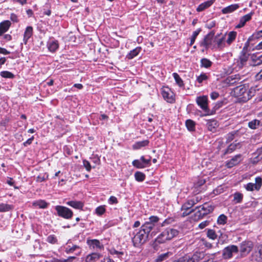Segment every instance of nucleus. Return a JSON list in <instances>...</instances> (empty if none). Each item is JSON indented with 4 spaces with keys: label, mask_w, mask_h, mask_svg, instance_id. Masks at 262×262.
Segmentation results:
<instances>
[{
    "label": "nucleus",
    "mask_w": 262,
    "mask_h": 262,
    "mask_svg": "<svg viewBox=\"0 0 262 262\" xmlns=\"http://www.w3.org/2000/svg\"><path fill=\"white\" fill-rule=\"evenodd\" d=\"M159 220L157 216H151L148 221L141 226L139 231L133 233L132 242L135 247H138L147 241L149 233L158 226Z\"/></svg>",
    "instance_id": "1"
},
{
    "label": "nucleus",
    "mask_w": 262,
    "mask_h": 262,
    "mask_svg": "<svg viewBox=\"0 0 262 262\" xmlns=\"http://www.w3.org/2000/svg\"><path fill=\"white\" fill-rule=\"evenodd\" d=\"M255 90L249 89L246 85H240L233 90V95L238 99L239 102L245 103L250 100L255 94Z\"/></svg>",
    "instance_id": "2"
},
{
    "label": "nucleus",
    "mask_w": 262,
    "mask_h": 262,
    "mask_svg": "<svg viewBox=\"0 0 262 262\" xmlns=\"http://www.w3.org/2000/svg\"><path fill=\"white\" fill-rule=\"evenodd\" d=\"M214 209V206L207 203H204L203 205L196 206L195 208L194 217L196 220H201L207 215L211 213Z\"/></svg>",
    "instance_id": "3"
},
{
    "label": "nucleus",
    "mask_w": 262,
    "mask_h": 262,
    "mask_svg": "<svg viewBox=\"0 0 262 262\" xmlns=\"http://www.w3.org/2000/svg\"><path fill=\"white\" fill-rule=\"evenodd\" d=\"M179 231L172 228H166L158 235L156 239V242L158 244H163L171 240L178 235Z\"/></svg>",
    "instance_id": "4"
},
{
    "label": "nucleus",
    "mask_w": 262,
    "mask_h": 262,
    "mask_svg": "<svg viewBox=\"0 0 262 262\" xmlns=\"http://www.w3.org/2000/svg\"><path fill=\"white\" fill-rule=\"evenodd\" d=\"M55 209L58 216L65 219H71L73 215V211L67 207L57 205L55 207Z\"/></svg>",
    "instance_id": "5"
},
{
    "label": "nucleus",
    "mask_w": 262,
    "mask_h": 262,
    "mask_svg": "<svg viewBox=\"0 0 262 262\" xmlns=\"http://www.w3.org/2000/svg\"><path fill=\"white\" fill-rule=\"evenodd\" d=\"M196 102L200 108L207 113V115L213 114V112H210L209 111L208 106V97L207 96L197 97L196 98Z\"/></svg>",
    "instance_id": "6"
},
{
    "label": "nucleus",
    "mask_w": 262,
    "mask_h": 262,
    "mask_svg": "<svg viewBox=\"0 0 262 262\" xmlns=\"http://www.w3.org/2000/svg\"><path fill=\"white\" fill-rule=\"evenodd\" d=\"M65 252L67 254H71L75 252L76 256H79L81 253V248L76 245L72 243L71 240H69L65 248Z\"/></svg>",
    "instance_id": "7"
},
{
    "label": "nucleus",
    "mask_w": 262,
    "mask_h": 262,
    "mask_svg": "<svg viewBox=\"0 0 262 262\" xmlns=\"http://www.w3.org/2000/svg\"><path fill=\"white\" fill-rule=\"evenodd\" d=\"M238 248L235 245H229L225 247L223 250V257L225 259L231 258L233 253H237Z\"/></svg>",
    "instance_id": "8"
},
{
    "label": "nucleus",
    "mask_w": 262,
    "mask_h": 262,
    "mask_svg": "<svg viewBox=\"0 0 262 262\" xmlns=\"http://www.w3.org/2000/svg\"><path fill=\"white\" fill-rule=\"evenodd\" d=\"M202 197L196 195L192 198L188 200L181 207V210H189L195 204L201 202Z\"/></svg>",
    "instance_id": "9"
},
{
    "label": "nucleus",
    "mask_w": 262,
    "mask_h": 262,
    "mask_svg": "<svg viewBox=\"0 0 262 262\" xmlns=\"http://www.w3.org/2000/svg\"><path fill=\"white\" fill-rule=\"evenodd\" d=\"M161 94L163 99L167 102L172 103L174 102V95L173 92L168 88H162Z\"/></svg>",
    "instance_id": "10"
},
{
    "label": "nucleus",
    "mask_w": 262,
    "mask_h": 262,
    "mask_svg": "<svg viewBox=\"0 0 262 262\" xmlns=\"http://www.w3.org/2000/svg\"><path fill=\"white\" fill-rule=\"evenodd\" d=\"M214 36V32L213 31L209 33L200 42V46L205 47L206 49H208L212 43Z\"/></svg>",
    "instance_id": "11"
},
{
    "label": "nucleus",
    "mask_w": 262,
    "mask_h": 262,
    "mask_svg": "<svg viewBox=\"0 0 262 262\" xmlns=\"http://www.w3.org/2000/svg\"><path fill=\"white\" fill-rule=\"evenodd\" d=\"M253 248V244L250 241H245L242 243L240 246V252L242 256L248 254Z\"/></svg>",
    "instance_id": "12"
},
{
    "label": "nucleus",
    "mask_w": 262,
    "mask_h": 262,
    "mask_svg": "<svg viewBox=\"0 0 262 262\" xmlns=\"http://www.w3.org/2000/svg\"><path fill=\"white\" fill-rule=\"evenodd\" d=\"M249 55L248 53L242 51L241 52L239 58L237 61V66L238 69H242L246 65L249 58Z\"/></svg>",
    "instance_id": "13"
},
{
    "label": "nucleus",
    "mask_w": 262,
    "mask_h": 262,
    "mask_svg": "<svg viewBox=\"0 0 262 262\" xmlns=\"http://www.w3.org/2000/svg\"><path fill=\"white\" fill-rule=\"evenodd\" d=\"M242 155L238 154L234 156L231 160L226 163V166L228 168H231L234 166L238 164L242 160Z\"/></svg>",
    "instance_id": "14"
},
{
    "label": "nucleus",
    "mask_w": 262,
    "mask_h": 262,
    "mask_svg": "<svg viewBox=\"0 0 262 262\" xmlns=\"http://www.w3.org/2000/svg\"><path fill=\"white\" fill-rule=\"evenodd\" d=\"M47 46L49 51L55 52L59 48V43L57 40H50L47 42Z\"/></svg>",
    "instance_id": "15"
},
{
    "label": "nucleus",
    "mask_w": 262,
    "mask_h": 262,
    "mask_svg": "<svg viewBox=\"0 0 262 262\" xmlns=\"http://www.w3.org/2000/svg\"><path fill=\"white\" fill-rule=\"evenodd\" d=\"M87 244L90 247H92L93 249L97 248L99 249H103V245L100 243V241L98 239H88L87 240Z\"/></svg>",
    "instance_id": "16"
},
{
    "label": "nucleus",
    "mask_w": 262,
    "mask_h": 262,
    "mask_svg": "<svg viewBox=\"0 0 262 262\" xmlns=\"http://www.w3.org/2000/svg\"><path fill=\"white\" fill-rule=\"evenodd\" d=\"M252 15L253 13L251 12L242 17L240 18L239 24L236 26V28H241L244 27L245 24L251 19Z\"/></svg>",
    "instance_id": "17"
},
{
    "label": "nucleus",
    "mask_w": 262,
    "mask_h": 262,
    "mask_svg": "<svg viewBox=\"0 0 262 262\" xmlns=\"http://www.w3.org/2000/svg\"><path fill=\"white\" fill-rule=\"evenodd\" d=\"M11 25V22L8 20H4L0 23V36L9 30Z\"/></svg>",
    "instance_id": "18"
},
{
    "label": "nucleus",
    "mask_w": 262,
    "mask_h": 262,
    "mask_svg": "<svg viewBox=\"0 0 262 262\" xmlns=\"http://www.w3.org/2000/svg\"><path fill=\"white\" fill-rule=\"evenodd\" d=\"M33 28L31 26H28L25 31L24 34L23 41L25 44H26L28 40L33 35Z\"/></svg>",
    "instance_id": "19"
},
{
    "label": "nucleus",
    "mask_w": 262,
    "mask_h": 262,
    "mask_svg": "<svg viewBox=\"0 0 262 262\" xmlns=\"http://www.w3.org/2000/svg\"><path fill=\"white\" fill-rule=\"evenodd\" d=\"M255 36H250L248 39L247 41L245 42L244 46L242 50V52L248 53L252 51V46H251V41H253Z\"/></svg>",
    "instance_id": "20"
},
{
    "label": "nucleus",
    "mask_w": 262,
    "mask_h": 262,
    "mask_svg": "<svg viewBox=\"0 0 262 262\" xmlns=\"http://www.w3.org/2000/svg\"><path fill=\"white\" fill-rule=\"evenodd\" d=\"M208 129L212 132H215L218 126V123L216 120L212 119L207 121L206 124Z\"/></svg>",
    "instance_id": "21"
},
{
    "label": "nucleus",
    "mask_w": 262,
    "mask_h": 262,
    "mask_svg": "<svg viewBox=\"0 0 262 262\" xmlns=\"http://www.w3.org/2000/svg\"><path fill=\"white\" fill-rule=\"evenodd\" d=\"M241 144L239 143H232L230 144L227 148L224 151V155H226L228 154H231L234 151L236 148H241Z\"/></svg>",
    "instance_id": "22"
},
{
    "label": "nucleus",
    "mask_w": 262,
    "mask_h": 262,
    "mask_svg": "<svg viewBox=\"0 0 262 262\" xmlns=\"http://www.w3.org/2000/svg\"><path fill=\"white\" fill-rule=\"evenodd\" d=\"M214 2V0H209L201 4L196 8V11L198 12H201L204 10L211 6L213 4Z\"/></svg>",
    "instance_id": "23"
},
{
    "label": "nucleus",
    "mask_w": 262,
    "mask_h": 262,
    "mask_svg": "<svg viewBox=\"0 0 262 262\" xmlns=\"http://www.w3.org/2000/svg\"><path fill=\"white\" fill-rule=\"evenodd\" d=\"M101 256V254L98 253H92L86 257L85 262H96Z\"/></svg>",
    "instance_id": "24"
},
{
    "label": "nucleus",
    "mask_w": 262,
    "mask_h": 262,
    "mask_svg": "<svg viewBox=\"0 0 262 262\" xmlns=\"http://www.w3.org/2000/svg\"><path fill=\"white\" fill-rule=\"evenodd\" d=\"M67 204L77 209H82L84 206L82 202L77 201H68L67 202Z\"/></svg>",
    "instance_id": "25"
},
{
    "label": "nucleus",
    "mask_w": 262,
    "mask_h": 262,
    "mask_svg": "<svg viewBox=\"0 0 262 262\" xmlns=\"http://www.w3.org/2000/svg\"><path fill=\"white\" fill-rule=\"evenodd\" d=\"M239 7L237 4H232L223 8L222 12L223 14L230 13L237 9Z\"/></svg>",
    "instance_id": "26"
},
{
    "label": "nucleus",
    "mask_w": 262,
    "mask_h": 262,
    "mask_svg": "<svg viewBox=\"0 0 262 262\" xmlns=\"http://www.w3.org/2000/svg\"><path fill=\"white\" fill-rule=\"evenodd\" d=\"M241 130L242 129L234 130L228 134L226 136V142L229 143L232 141L234 139L235 136H238L242 133L241 132Z\"/></svg>",
    "instance_id": "27"
},
{
    "label": "nucleus",
    "mask_w": 262,
    "mask_h": 262,
    "mask_svg": "<svg viewBox=\"0 0 262 262\" xmlns=\"http://www.w3.org/2000/svg\"><path fill=\"white\" fill-rule=\"evenodd\" d=\"M149 143V141L148 140L136 142L133 145V148L134 150L139 149L141 147L147 146Z\"/></svg>",
    "instance_id": "28"
},
{
    "label": "nucleus",
    "mask_w": 262,
    "mask_h": 262,
    "mask_svg": "<svg viewBox=\"0 0 262 262\" xmlns=\"http://www.w3.org/2000/svg\"><path fill=\"white\" fill-rule=\"evenodd\" d=\"M141 51V47H137L129 52V53L126 55V58L128 59H132L137 56Z\"/></svg>",
    "instance_id": "29"
},
{
    "label": "nucleus",
    "mask_w": 262,
    "mask_h": 262,
    "mask_svg": "<svg viewBox=\"0 0 262 262\" xmlns=\"http://www.w3.org/2000/svg\"><path fill=\"white\" fill-rule=\"evenodd\" d=\"M260 125V121L258 119H253L248 122V127L252 129H256Z\"/></svg>",
    "instance_id": "30"
},
{
    "label": "nucleus",
    "mask_w": 262,
    "mask_h": 262,
    "mask_svg": "<svg viewBox=\"0 0 262 262\" xmlns=\"http://www.w3.org/2000/svg\"><path fill=\"white\" fill-rule=\"evenodd\" d=\"M75 256H70L67 259H58L56 258H53L51 259L46 260L45 262H70L75 259Z\"/></svg>",
    "instance_id": "31"
},
{
    "label": "nucleus",
    "mask_w": 262,
    "mask_h": 262,
    "mask_svg": "<svg viewBox=\"0 0 262 262\" xmlns=\"http://www.w3.org/2000/svg\"><path fill=\"white\" fill-rule=\"evenodd\" d=\"M110 253L113 255H116L117 257L121 258L124 254V251L122 250L118 251L115 248H111L109 250Z\"/></svg>",
    "instance_id": "32"
},
{
    "label": "nucleus",
    "mask_w": 262,
    "mask_h": 262,
    "mask_svg": "<svg viewBox=\"0 0 262 262\" xmlns=\"http://www.w3.org/2000/svg\"><path fill=\"white\" fill-rule=\"evenodd\" d=\"M172 253L170 252H167L165 253H162L159 255L156 259V262H162L167 259L169 256L171 255Z\"/></svg>",
    "instance_id": "33"
},
{
    "label": "nucleus",
    "mask_w": 262,
    "mask_h": 262,
    "mask_svg": "<svg viewBox=\"0 0 262 262\" xmlns=\"http://www.w3.org/2000/svg\"><path fill=\"white\" fill-rule=\"evenodd\" d=\"M262 185V178L257 177L255 179V183H253V188L254 190L258 191Z\"/></svg>",
    "instance_id": "34"
},
{
    "label": "nucleus",
    "mask_w": 262,
    "mask_h": 262,
    "mask_svg": "<svg viewBox=\"0 0 262 262\" xmlns=\"http://www.w3.org/2000/svg\"><path fill=\"white\" fill-rule=\"evenodd\" d=\"M13 206L12 205L1 203L0 204V212H7L13 209Z\"/></svg>",
    "instance_id": "35"
},
{
    "label": "nucleus",
    "mask_w": 262,
    "mask_h": 262,
    "mask_svg": "<svg viewBox=\"0 0 262 262\" xmlns=\"http://www.w3.org/2000/svg\"><path fill=\"white\" fill-rule=\"evenodd\" d=\"M237 33L235 31H231L228 34V38L226 40L228 45H230L236 38Z\"/></svg>",
    "instance_id": "36"
},
{
    "label": "nucleus",
    "mask_w": 262,
    "mask_h": 262,
    "mask_svg": "<svg viewBox=\"0 0 262 262\" xmlns=\"http://www.w3.org/2000/svg\"><path fill=\"white\" fill-rule=\"evenodd\" d=\"M186 126L188 130L192 132L195 130V123L191 119H188L185 122Z\"/></svg>",
    "instance_id": "37"
},
{
    "label": "nucleus",
    "mask_w": 262,
    "mask_h": 262,
    "mask_svg": "<svg viewBox=\"0 0 262 262\" xmlns=\"http://www.w3.org/2000/svg\"><path fill=\"white\" fill-rule=\"evenodd\" d=\"M212 62L208 59L203 58L201 60V67L208 68L212 66Z\"/></svg>",
    "instance_id": "38"
},
{
    "label": "nucleus",
    "mask_w": 262,
    "mask_h": 262,
    "mask_svg": "<svg viewBox=\"0 0 262 262\" xmlns=\"http://www.w3.org/2000/svg\"><path fill=\"white\" fill-rule=\"evenodd\" d=\"M206 230V235L209 238L214 240L217 238V235L214 230L211 229H207Z\"/></svg>",
    "instance_id": "39"
},
{
    "label": "nucleus",
    "mask_w": 262,
    "mask_h": 262,
    "mask_svg": "<svg viewBox=\"0 0 262 262\" xmlns=\"http://www.w3.org/2000/svg\"><path fill=\"white\" fill-rule=\"evenodd\" d=\"M135 178L138 182H143L145 179V175L142 172L137 171L135 173Z\"/></svg>",
    "instance_id": "40"
},
{
    "label": "nucleus",
    "mask_w": 262,
    "mask_h": 262,
    "mask_svg": "<svg viewBox=\"0 0 262 262\" xmlns=\"http://www.w3.org/2000/svg\"><path fill=\"white\" fill-rule=\"evenodd\" d=\"M33 205L35 206H37L40 208H46L47 207V203L43 200H38L33 203Z\"/></svg>",
    "instance_id": "41"
},
{
    "label": "nucleus",
    "mask_w": 262,
    "mask_h": 262,
    "mask_svg": "<svg viewBox=\"0 0 262 262\" xmlns=\"http://www.w3.org/2000/svg\"><path fill=\"white\" fill-rule=\"evenodd\" d=\"M233 201L235 203H240L242 202L243 199V194L240 192H236L233 194Z\"/></svg>",
    "instance_id": "42"
},
{
    "label": "nucleus",
    "mask_w": 262,
    "mask_h": 262,
    "mask_svg": "<svg viewBox=\"0 0 262 262\" xmlns=\"http://www.w3.org/2000/svg\"><path fill=\"white\" fill-rule=\"evenodd\" d=\"M0 75L5 78L13 79L15 77V75L12 73L7 71H2L0 73Z\"/></svg>",
    "instance_id": "43"
},
{
    "label": "nucleus",
    "mask_w": 262,
    "mask_h": 262,
    "mask_svg": "<svg viewBox=\"0 0 262 262\" xmlns=\"http://www.w3.org/2000/svg\"><path fill=\"white\" fill-rule=\"evenodd\" d=\"M173 221L174 220L173 218L166 219L162 222V223L159 224L158 223V226L155 227V229H158L159 227L164 226L168 224H170L172 223Z\"/></svg>",
    "instance_id": "44"
},
{
    "label": "nucleus",
    "mask_w": 262,
    "mask_h": 262,
    "mask_svg": "<svg viewBox=\"0 0 262 262\" xmlns=\"http://www.w3.org/2000/svg\"><path fill=\"white\" fill-rule=\"evenodd\" d=\"M173 77L176 82V83L180 86H182L184 85L183 81L181 78V77L179 76L178 74L177 73H173L172 74Z\"/></svg>",
    "instance_id": "45"
},
{
    "label": "nucleus",
    "mask_w": 262,
    "mask_h": 262,
    "mask_svg": "<svg viewBox=\"0 0 262 262\" xmlns=\"http://www.w3.org/2000/svg\"><path fill=\"white\" fill-rule=\"evenodd\" d=\"M227 220V217L225 215L222 214L218 217L217 222L219 224L224 225L226 223Z\"/></svg>",
    "instance_id": "46"
},
{
    "label": "nucleus",
    "mask_w": 262,
    "mask_h": 262,
    "mask_svg": "<svg viewBox=\"0 0 262 262\" xmlns=\"http://www.w3.org/2000/svg\"><path fill=\"white\" fill-rule=\"evenodd\" d=\"M251 257L252 260L257 262H260L262 261V257H261L260 254H259L256 251L252 254Z\"/></svg>",
    "instance_id": "47"
},
{
    "label": "nucleus",
    "mask_w": 262,
    "mask_h": 262,
    "mask_svg": "<svg viewBox=\"0 0 262 262\" xmlns=\"http://www.w3.org/2000/svg\"><path fill=\"white\" fill-rule=\"evenodd\" d=\"M201 31V29L200 28H199L196 31H195L193 32L192 35L191 37L190 43V45H192L194 43L197 36L199 35V34L200 33V32Z\"/></svg>",
    "instance_id": "48"
},
{
    "label": "nucleus",
    "mask_w": 262,
    "mask_h": 262,
    "mask_svg": "<svg viewBox=\"0 0 262 262\" xmlns=\"http://www.w3.org/2000/svg\"><path fill=\"white\" fill-rule=\"evenodd\" d=\"M133 165L137 168H144V166L142 164L140 160H134L132 162Z\"/></svg>",
    "instance_id": "49"
},
{
    "label": "nucleus",
    "mask_w": 262,
    "mask_h": 262,
    "mask_svg": "<svg viewBox=\"0 0 262 262\" xmlns=\"http://www.w3.org/2000/svg\"><path fill=\"white\" fill-rule=\"evenodd\" d=\"M140 160L141 161L142 164L144 166V168L150 165V157L148 159H146L144 156H141L140 158Z\"/></svg>",
    "instance_id": "50"
},
{
    "label": "nucleus",
    "mask_w": 262,
    "mask_h": 262,
    "mask_svg": "<svg viewBox=\"0 0 262 262\" xmlns=\"http://www.w3.org/2000/svg\"><path fill=\"white\" fill-rule=\"evenodd\" d=\"M105 212V208L104 206H100L95 209V212L98 215H102Z\"/></svg>",
    "instance_id": "51"
},
{
    "label": "nucleus",
    "mask_w": 262,
    "mask_h": 262,
    "mask_svg": "<svg viewBox=\"0 0 262 262\" xmlns=\"http://www.w3.org/2000/svg\"><path fill=\"white\" fill-rule=\"evenodd\" d=\"M208 78L205 73H202L200 76L197 77L196 80L199 83H201L203 81Z\"/></svg>",
    "instance_id": "52"
},
{
    "label": "nucleus",
    "mask_w": 262,
    "mask_h": 262,
    "mask_svg": "<svg viewBox=\"0 0 262 262\" xmlns=\"http://www.w3.org/2000/svg\"><path fill=\"white\" fill-rule=\"evenodd\" d=\"M47 241L49 243L54 244L57 243V239L54 235H50L48 236Z\"/></svg>",
    "instance_id": "53"
},
{
    "label": "nucleus",
    "mask_w": 262,
    "mask_h": 262,
    "mask_svg": "<svg viewBox=\"0 0 262 262\" xmlns=\"http://www.w3.org/2000/svg\"><path fill=\"white\" fill-rule=\"evenodd\" d=\"M83 163L86 170L90 171L91 169V166L90 162L86 160H84L83 161Z\"/></svg>",
    "instance_id": "54"
},
{
    "label": "nucleus",
    "mask_w": 262,
    "mask_h": 262,
    "mask_svg": "<svg viewBox=\"0 0 262 262\" xmlns=\"http://www.w3.org/2000/svg\"><path fill=\"white\" fill-rule=\"evenodd\" d=\"M184 212L182 213V216H187L191 213L195 211V208L194 209H190L189 210H183Z\"/></svg>",
    "instance_id": "55"
},
{
    "label": "nucleus",
    "mask_w": 262,
    "mask_h": 262,
    "mask_svg": "<svg viewBox=\"0 0 262 262\" xmlns=\"http://www.w3.org/2000/svg\"><path fill=\"white\" fill-rule=\"evenodd\" d=\"M108 203L110 204H117L118 200L117 198L114 196H111L108 200Z\"/></svg>",
    "instance_id": "56"
},
{
    "label": "nucleus",
    "mask_w": 262,
    "mask_h": 262,
    "mask_svg": "<svg viewBox=\"0 0 262 262\" xmlns=\"http://www.w3.org/2000/svg\"><path fill=\"white\" fill-rule=\"evenodd\" d=\"M254 57V55L252 56V58ZM253 60L255 61L256 65H259L262 63V54L256 57V59L255 60L253 58Z\"/></svg>",
    "instance_id": "57"
},
{
    "label": "nucleus",
    "mask_w": 262,
    "mask_h": 262,
    "mask_svg": "<svg viewBox=\"0 0 262 262\" xmlns=\"http://www.w3.org/2000/svg\"><path fill=\"white\" fill-rule=\"evenodd\" d=\"M209 221H205L204 222H202L199 225V227L200 229H203L204 228H205L206 226H207L209 225Z\"/></svg>",
    "instance_id": "58"
},
{
    "label": "nucleus",
    "mask_w": 262,
    "mask_h": 262,
    "mask_svg": "<svg viewBox=\"0 0 262 262\" xmlns=\"http://www.w3.org/2000/svg\"><path fill=\"white\" fill-rule=\"evenodd\" d=\"M245 188L247 191H254L253 188V183H249L245 186Z\"/></svg>",
    "instance_id": "59"
},
{
    "label": "nucleus",
    "mask_w": 262,
    "mask_h": 262,
    "mask_svg": "<svg viewBox=\"0 0 262 262\" xmlns=\"http://www.w3.org/2000/svg\"><path fill=\"white\" fill-rule=\"evenodd\" d=\"M223 104V101H218L216 103V104L215 105V106L214 107V111H212L211 112H213L214 113L215 112V110H218L221 107H222Z\"/></svg>",
    "instance_id": "60"
},
{
    "label": "nucleus",
    "mask_w": 262,
    "mask_h": 262,
    "mask_svg": "<svg viewBox=\"0 0 262 262\" xmlns=\"http://www.w3.org/2000/svg\"><path fill=\"white\" fill-rule=\"evenodd\" d=\"M10 19L13 22L17 23L18 21L17 16L14 13L11 14Z\"/></svg>",
    "instance_id": "61"
},
{
    "label": "nucleus",
    "mask_w": 262,
    "mask_h": 262,
    "mask_svg": "<svg viewBox=\"0 0 262 262\" xmlns=\"http://www.w3.org/2000/svg\"><path fill=\"white\" fill-rule=\"evenodd\" d=\"M251 36H255L254 39L256 40L262 36V30L258 31L256 33L253 34Z\"/></svg>",
    "instance_id": "62"
},
{
    "label": "nucleus",
    "mask_w": 262,
    "mask_h": 262,
    "mask_svg": "<svg viewBox=\"0 0 262 262\" xmlns=\"http://www.w3.org/2000/svg\"><path fill=\"white\" fill-rule=\"evenodd\" d=\"M219 96V94L217 92H212L210 94V97L213 100H215Z\"/></svg>",
    "instance_id": "63"
},
{
    "label": "nucleus",
    "mask_w": 262,
    "mask_h": 262,
    "mask_svg": "<svg viewBox=\"0 0 262 262\" xmlns=\"http://www.w3.org/2000/svg\"><path fill=\"white\" fill-rule=\"evenodd\" d=\"M205 182H206L205 180L200 179L195 183V185L196 187H200V186H201L203 185H204L205 183Z\"/></svg>",
    "instance_id": "64"
}]
</instances>
